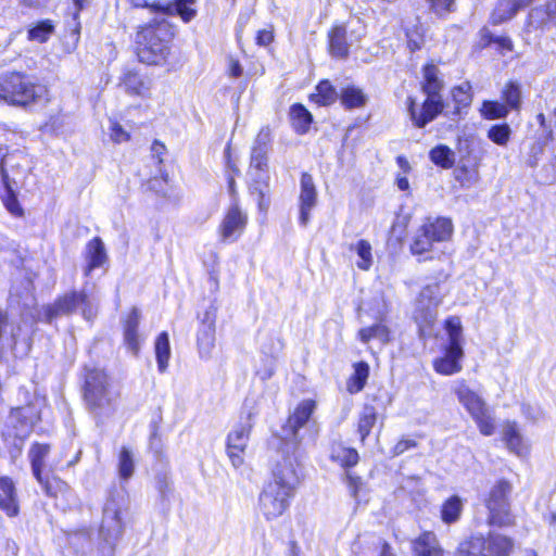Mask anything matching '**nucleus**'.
Masks as SVG:
<instances>
[{"instance_id":"obj_1","label":"nucleus","mask_w":556,"mask_h":556,"mask_svg":"<svg viewBox=\"0 0 556 556\" xmlns=\"http://www.w3.org/2000/svg\"><path fill=\"white\" fill-rule=\"evenodd\" d=\"M132 10H147L153 17L135 26L131 49L137 62L152 68H162L165 73H175L185 64L184 55L176 46L179 28L167 17L159 16L165 7L154 0H125Z\"/></svg>"},{"instance_id":"obj_2","label":"nucleus","mask_w":556,"mask_h":556,"mask_svg":"<svg viewBox=\"0 0 556 556\" xmlns=\"http://www.w3.org/2000/svg\"><path fill=\"white\" fill-rule=\"evenodd\" d=\"M304 478V466L298 447L282 448V455L270 469L257 498V509L266 521L285 515Z\"/></svg>"},{"instance_id":"obj_3","label":"nucleus","mask_w":556,"mask_h":556,"mask_svg":"<svg viewBox=\"0 0 556 556\" xmlns=\"http://www.w3.org/2000/svg\"><path fill=\"white\" fill-rule=\"evenodd\" d=\"M420 73L419 90L426 96L425 99L418 103L415 97L408 96L405 100L408 118L418 129L435 121L446 106L443 97L445 83L439 66L429 60L422 64Z\"/></svg>"},{"instance_id":"obj_4","label":"nucleus","mask_w":556,"mask_h":556,"mask_svg":"<svg viewBox=\"0 0 556 556\" xmlns=\"http://www.w3.org/2000/svg\"><path fill=\"white\" fill-rule=\"evenodd\" d=\"M113 379L103 367L85 365L80 375V394L85 407L94 414H102L114 407Z\"/></svg>"},{"instance_id":"obj_5","label":"nucleus","mask_w":556,"mask_h":556,"mask_svg":"<svg viewBox=\"0 0 556 556\" xmlns=\"http://www.w3.org/2000/svg\"><path fill=\"white\" fill-rule=\"evenodd\" d=\"M47 89L34 76L22 71L0 73V102L27 110L37 104Z\"/></svg>"},{"instance_id":"obj_6","label":"nucleus","mask_w":556,"mask_h":556,"mask_svg":"<svg viewBox=\"0 0 556 556\" xmlns=\"http://www.w3.org/2000/svg\"><path fill=\"white\" fill-rule=\"evenodd\" d=\"M513 482L505 477L496 479L482 497L485 508V525L490 529H510L517 525L511 508Z\"/></svg>"},{"instance_id":"obj_7","label":"nucleus","mask_w":556,"mask_h":556,"mask_svg":"<svg viewBox=\"0 0 556 556\" xmlns=\"http://www.w3.org/2000/svg\"><path fill=\"white\" fill-rule=\"evenodd\" d=\"M41 421V410L31 401L10 409V422L1 431V440L12 458L18 457L34 427Z\"/></svg>"},{"instance_id":"obj_8","label":"nucleus","mask_w":556,"mask_h":556,"mask_svg":"<svg viewBox=\"0 0 556 556\" xmlns=\"http://www.w3.org/2000/svg\"><path fill=\"white\" fill-rule=\"evenodd\" d=\"M447 341L441 349V355L432 359L433 370L441 376H454L463 370L465 351L463 348V325L458 316H448L443 321Z\"/></svg>"},{"instance_id":"obj_9","label":"nucleus","mask_w":556,"mask_h":556,"mask_svg":"<svg viewBox=\"0 0 556 556\" xmlns=\"http://www.w3.org/2000/svg\"><path fill=\"white\" fill-rule=\"evenodd\" d=\"M516 540L505 533L490 530L486 533L476 532L465 536L457 545V556H513Z\"/></svg>"},{"instance_id":"obj_10","label":"nucleus","mask_w":556,"mask_h":556,"mask_svg":"<svg viewBox=\"0 0 556 556\" xmlns=\"http://www.w3.org/2000/svg\"><path fill=\"white\" fill-rule=\"evenodd\" d=\"M454 233V225L450 217H426L417 228L409 243V252L421 256L433 250L435 243L450 241Z\"/></svg>"},{"instance_id":"obj_11","label":"nucleus","mask_w":556,"mask_h":556,"mask_svg":"<svg viewBox=\"0 0 556 556\" xmlns=\"http://www.w3.org/2000/svg\"><path fill=\"white\" fill-rule=\"evenodd\" d=\"M454 394L477 425L479 432L484 437L494 434L495 421L485 401L469 387L465 379L457 381Z\"/></svg>"},{"instance_id":"obj_12","label":"nucleus","mask_w":556,"mask_h":556,"mask_svg":"<svg viewBox=\"0 0 556 556\" xmlns=\"http://www.w3.org/2000/svg\"><path fill=\"white\" fill-rule=\"evenodd\" d=\"M81 308V314L86 319L90 318V301L89 295L85 291L72 290L60 294L53 303L48 304L43 308L45 321L51 323L60 316H68Z\"/></svg>"},{"instance_id":"obj_13","label":"nucleus","mask_w":556,"mask_h":556,"mask_svg":"<svg viewBox=\"0 0 556 556\" xmlns=\"http://www.w3.org/2000/svg\"><path fill=\"white\" fill-rule=\"evenodd\" d=\"M253 417L254 414L251 410L245 412L240 416L235 429L227 434L226 453L235 468L244 464V453L254 427Z\"/></svg>"},{"instance_id":"obj_14","label":"nucleus","mask_w":556,"mask_h":556,"mask_svg":"<svg viewBox=\"0 0 556 556\" xmlns=\"http://www.w3.org/2000/svg\"><path fill=\"white\" fill-rule=\"evenodd\" d=\"M316 409V400L304 399L295 405L291 413H289L282 425V430L288 437L292 438L294 442L291 446L288 444H281L279 447L280 456L282 455V448L292 450L294 446H296L300 456L302 457L299 433L301 429L306 427L313 420Z\"/></svg>"},{"instance_id":"obj_15","label":"nucleus","mask_w":556,"mask_h":556,"mask_svg":"<svg viewBox=\"0 0 556 556\" xmlns=\"http://www.w3.org/2000/svg\"><path fill=\"white\" fill-rule=\"evenodd\" d=\"M249 225V215L240 203H230L225 210L217 226V235L222 243L238 241Z\"/></svg>"},{"instance_id":"obj_16","label":"nucleus","mask_w":556,"mask_h":556,"mask_svg":"<svg viewBox=\"0 0 556 556\" xmlns=\"http://www.w3.org/2000/svg\"><path fill=\"white\" fill-rule=\"evenodd\" d=\"M118 87L131 97L148 100L152 96V77L137 67H125L118 77Z\"/></svg>"},{"instance_id":"obj_17","label":"nucleus","mask_w":556,"mask_h":556,"mask_svg":"<svg viewBox=\"0 0 556 556\" xmlns=\"http://www.w3.org/2000/svg\"><path fill=\"white\" fill-rule=\"evenodd\" d=\"M141 312L137 306L130 307L121 319L123 346L134 357L141 352L143 337L140 332Z\"/></svg>"},{"instance_id":"obj_18","label":"nucleus","mask_w":556,"mask_h":556,"mask_svg":"<svg viewBox=\"0 0 556 556\" xmlns=\"http://www.w3.org/2000/svg\"><path fill=\"white\" fill-rule=\"evenodd\" d=\"M384 408L386 407L379 394L367 395L366 402L362 406V410L358 414L356 422V431L362 444H365Z\"/></svg>"},{"instance_id":"obj_19","label":"nucleus","mask_w":556,"mask_h":556,"mask_svg":"<svg viewBox=\"0 0 556 556\" xmlns=\"http://www.w3.org/2000/svg\"><path fill=\"white\" fill-rule=\"evenodd\" d=\"M318 192L313 176L303 172L300 176V193L298 199L299 223L306 226L311 219V213L317 205Z\"/></svg>"},{"instance_id":"obj_20","label":"nucleus","mask_w":556,"mask_h":556,"mask_svg":"<svg viewBox=\"0 0 556 556\" xmlns=\"http://www.w3.org/2000/svg\"><path fill=\"white\" fill-rule=\"evenodd\" d=\"M350 46L346 23L334 22L327 30L328 54L334 60H346L350 56Z\"/></svg>"},{"instance_id":"obj_21","label":"nucleus","mask_w":556,"mask_h":556,"mask_svg":"<svg viewBox=\"0 0 556 556\" xmlns=\"http://www.w3.org/2000/svg\"><path fill=\"white\" fill-rule=\"evenodd\" d=\"M83 256L85 260L83 267L85 277H89L98 268L106 267L110 262L103 240L98 236L87 241Z\"/></svg>"},{"instance_id":"obj_22","label":"nucleus","mask_w":556,"mask_h":556,"mask_svg":"<svg viewBox=\"0 0 556 556\" xmlns=\"http://www.w3.org/2000/svg\"><path fill=\"white\" fill-rule=\"evenodd\" d=\"M0 510L9 518L21 514L18 492L10 476H0Z\"/></svg>"},{"instance_id":"obj_23","label":"nucleus","mask_w":556,"mask_h":556,"mask_svg":"<svg viewBox=\"0 0 556 556\" xmlns=\"http://www.w3.org/2000/svg\"><path fill=\"white\" fill-rule=\"evenodd\" d=\"M501 440L507 451L518 457H527L530 454V444L525 440L516 421H505Z\"/></svg>"},{"instance_id":"obj_24","label":"nucleus","mask_w":556,"mask_h":556,"mask_svg":"<svg viewBox=\"0 0 556 556\" xmlns=\"http://www.w3.org/2000/svg\"><path fill=\"white\" fill-rule=\"evenodd\" d=\"M410 549L413 556H448L437 534L430 530H424L413 539Z\"/></svg>"},{"instance_id":"obj_25","label":"nucleus","mask_w":556,"mask_h":556,"mask_svg":"<svg viewBox=\"0 0 556 556\" xmlns=\"http://www.w3.org/2000/svg\"><path fill=\"white\" fill-rule=\"evenodd\" d=\"M418 307L415 311V320H425L428 318L429 326L433 325L435 319L434 309L440 305L441 298L434 292L432 286H425L417 295Z\"/></svg>"},{"instance_id":"obj_26","label":"nucleus","mask_w":556,"mask_h":556,"mask_svg":"<svg viewBox=\"0 0 556 556\" xmlns=\"http://www.w3.org/2000/svg\"><path fill=\"white\" fill-rule=\"evenodd\" d=\"M0 200L4 208L13 217H24L25 210L17 198V193L11 185V179L8 170H2Z\"/></svg>"},{"instance_id":"obj_27","label":"nucleus","mask_w":556,"mask_h":556,"mask_svg":"<svg viewBox=\"0 0 556 556\" xmlns=\"http://www.w3.org/2000/svg\"><path fill=\"white\" fill-rule=\"evenodd\" d=\"M288 119L292 130L300 136L306 135L314 124V115L301 102L292 103L289 106Z\"/></svg>"},{"instance_id":"obj_28","label":"nucleus","mask_w":556,"mask_h":556,"mask_svg":"<svg viewBox=\"0 0 556 556\" xmlns=\"http://www.w3.org/2000/svg\"><path fill=\"white\" fill-rule=\"evenodd\" d=\"M34 478L41 486L46 496L59 498L65 496L70 492V484L55 475L52 470L49 472L41 471L34 475Z\"/></svg>"},{"instance_id":"obj_29","label":"nucleus","mask_w":556,"mask_h":556,"mask_svg":"<svg viewBox=\"0 0 556 556\" xmlns=\"http://www.w3.org/2000/svg\"><path fill=\"white\" fill-rule=\"evenodd\" d=\"M329 459L348 471L358 465L361 456L355 447L346 446L339 441L331 444Z\"/></svg>"},{"instance_id":"obj_30","label":"nucleus","mask_w":556,"mask_h":556,"mask_svg":"<svg viewBox=\"0 0 556 556\" xmlns=\"http://www.w3.org/2000/svg\"><path fill=\"white\" fill-rule=\"evenodd\" d=\"M466 500L457 494H452L443 500L439 507L440 520L445 526H452L460 521Z\"/></svg>"},{"instance_id":"obj_31","label":"nucleus","mask_w":556,"mask_h":556,"mask_svg":"<svg viewBox=\"0 0 556 556\" xmlns=\"http://www.w3.org/2000/svg\"><path fill=\"white\" fill-rule=\"evenodd\" d=\"M339 92L328 78H323L316 84L314 91L308 93V102L318 108H328L338 101Z\"/></svg>"},{"instance_id":"obj_32","label":"nucleus","mask_w":556,"mask_h":556,"mask_svg":"<svg viewBox=\"0 0 556 556\" xmlns=\"http://www.w3.org/2000/svg\"><path fill=\"white\" fill-rule=\"evenodd\" d=\"M480 157L472 154L469 147L460 155V164L455 170V179L462 185L471 184L477 180L479 174Z\"/></svg>"},{"instance_id":"obj_33","label":"nucleus","mask_w":556,"mask_h":556,"mask_svg":"<svg viewBox=\"0 0 556 556\" xmlns=\"http://www.w3.org/2000/svg\"><path fill=\"white\" fill-rule=\"evenodd\" d=\"M197 0H172L170 2H161L165 7L163 11H159V16H174L177 15L184 23H190L198 14L194 8Z\"/></svg>"},{"instance_id":"obj_34","label":"nucleus","mask_w":556,"mask_h":556,"mask_svg":"<svg viewBox=\"0 0 556 556\" xmlns=\"http://www.w3.org/2000/svg\"><path fill=\"white\" fill-rule=\"evenodd\" d=\"M338 100L345 111H353L366 106L368 96L362 87L349 84L340 89Z\"/></svg>"},{"instance_id":"obj_35","label":"nucleus","mask_w":556,"mask_h":556,"mask_svg":"<svg viewBox=\"0 0 556 556\" xmlns=\"http://www.w3.org/2000/svg\"><path fill=\"white\" fill-rule=\"evenodd\" d=\"M249 193L256 197L258 212L266 214L270 205V177L268 174L253 178L250 182Z\"/></svg>"},{"instance_id":"obj_36","label":"nucleus","mask_w":556,"mask_h":556,"mask_svg":"<svg viewBox=\"0 0 556 556\" xmlns=\"http://www.w3.org/2000/svg\"><path fill=\"white\" fill-rule=\"evenodd\" d=\"M501 101L510 110V112L519 113L522 108V91L519 81L507 80L500 93Z\"/></svg>"},{"instance_id":"obj_37","label":"nucleus","mask_w":556,"mask_h":556,"mask_svg":"<svg viewBox=\"0 0 556 556\" xmlns=\"http://www.w3.org/2000/svg\"><path fill=\"white\" fill-rule=\"evenodd\" d=\"M370 368L367 362L358 361L353 364V372L346 379V391L356 394L364 390L369 378Z\"/></svg>"},{"instance_id":"obj_38","label":"nucleus","mask_w":556,"mask_h":556,"mask_svg":"<svg viewBox=\"0 0 556 556\" xmlns=\"http://www.w3.org/2000/svg\"><path fill=\"white\" fill-rule=\"evenodd\" d=\"M535 17V29L542 31L548 30L552 26H556V0H546L543 5L533 10Z\"/></svg>"},{"instance_id":"obj_39","label":"nucleus","mask_w":556,"mask_h":556,"mask_svg":"<svg viewBox=\"0 0 556 556\" xmlns=\"http://www.w3.org/2000/svg\"><path fill=\"white\" fill-rule=\"evenodd\" d=\"M519 11L521 10L513 2L500 0L490 12L489 24L491 26L503 25L511 21Z\"/></svg>"},{"instance_id":"obj_40","label":"nucleus","mask_w":556,"mask_h":556,"mask_svg":"<svg viewBox=\"0 0 556 556\" xmlns=\"http://www.w3.org/2000/svg\"><path fill=\"white\" fill-rule=\"evenodd\" d=\"M154 353L159 371L165 372L170 359V344L167 331H162L155 337Z\"/></svg>"},{"instance_id":"obj_41","label":"nucleus","mask_w":556,"mask_h":556,"mask_svg":"<svg viewBox=\"0 0 556 556\" xmlns=\"http://www.w3.org/2000/svg\"><path fill=\"white\" fill-rule=\"evenodd\" d=\"M51 451V445L49 443L43 442H33L29 452L28 458L30 463L31 473L33 476L45 471L46 458Z\"/></svg>"},{"instance_id":"obj_42","label":"nucleus","mask_w":556,"mask_h":556,"mask_svg":"<svg viewBox=\"0 0 556 556\" xmlns=\"http://www.w3.org/2000/svg\"><path fill=\"white\" fill-rule=\"evenodd\" d=\"M74 11L72 13V25L65 29V35L71 38L74 47H77L80 41L81 22L80 13L88 7L89 0H72Z\"/></svg>"},{"instance_id":"obj_43","label":"nucleus","mask_w":556,"mask_h":556,"mask_svg":"<svg viewBox=\"0 0 556 556\" xmlns=\"http://www.w3.org/2000/svg\"><path fill=\"white\" fill-rule=\"evenodd\" d=\"M357 338L363 343H368L372 339L378 338L381 343L388 344L392 341V333L387 325L378 323L369 327L361 328L357 332Z\"/></svg>"},{"instance_id":"obj_44","label":"nucleus","mask_w":556,"mask_h":556,"mask_svg":"<svg viewBox=\"0 0 556 556\" xmlns=\"http://www.w3.org/2000/svg\"><path fill=\"white\" fill-rule=\"evenodd\" d=\"M349 250L356 253L358 261L356 267L361 270L367 271L374 264L372 247L366 239H359L355 243L349 245Z\"/></svg>"},{"instance_id":"obj_45","label":"nucleus","mask_w":556,"mask_h":556,"mask_svg":"<svg viewBox=\"0 0 556 556\" xmlns=\"http://www.w3.org/2000/svg\"><path fill=\"white\" fill-rule=\"evenodd\" d=\"M169 177L166 170H162L160 175L148 178L143 182L144 192L157 198V199H167V186H168Z\"/></svg>"},{"instance_id":"obj_46","label":"nucleus","mask_w":556,"mask_h":556,"mask_svg":"<svg viewBox=\"0 0 556 556\" xmlns=\"http://www.w3.org/2000/svg\"><path fill=\"white\" fill-rule=\"evenodd\" d=\"M430 161L442 169H451L455 165L454 151L447 144H437L429 151Z\"/></svg>"},{"instance_id":"obj_47","label":"nucleus","mask_w":556,"mask_h":556,"mask_svg":"<svg viewBox=\"0 0 556 556\" xmlns=\"http://www.w3.org/2000/svg\"><path fill=\"white\" fill-rule=\"evenodd\" d=\"M197 346L201 358H210L215 346V328L199 327Z\"/></svg>"},{"instance_id":"obj_48","label":"nucleus","mask_w":556,"mask_h":556,"mask_svg":"<svg viewBox=\"0 0 556 556\" xmlns=\"http://www.w3.org/2000/svg\"><path fill=\"white\" fill-rule=\"evenodd\" d=\"M404 34L406 38V47L412 53L421 50L426 42V28L422 23L417 22L416 24L406 27Z\"/></svg>"},{"instance_id":"obj_49","label":"nucleus","mask_w":556,"mask_h":556,"mask_svg":"<svg viewBox=\"0 0 556 556\" xmlns=\"http://www.w3.org/2000/svg\"><path fill=\"white\" fill-rule=\"evenodd\" d=\"M55 26L51 20H41L27 30V39L39 43L47 42L54 34Z\"/></svg>"},{"instance_id":"obj_50","label":"nucleus","mask_w":556,"mask_h":556,"mask_svg":"<svg viewBox=\"0 0 556 556\" xmlns=\"http://www.w3.org/2000/svg\"><path fill=\"white\" fill-rule=\"evenodd\" d=\"M117 472L123 481L129 480L135 472V462L131 451L127 446H122L117 456Z\"/></svg>"},{"instance_id":"obj_51","label":"nucleus","mask_w":556,"mask_h":556,"mask_svg":"<svg viewBox=\"0 0 556 556\" xmlns=\"http://www.w3.org/2000/svg\"><path fill=\"white\" fill-rule=\"evenodd\" d=\"M480 112L484 119L493 121L506 118L510 110L502 101L484 100L481 104Z\"/></svg>"},{"instance_id":"obj_52","label":"nucleus","mask_w":556,"mask_h":556,"mask_svg":"<svg viewBox=\"0 0 556 556\" xmlns=\"http://www.w3.org/2000/svg\"><path fill=\"white\" fill-rule=\"evenodd\" d=\"M150 435H149V451L153 454L156 459L166 460L167 455L165 452V447L163 444V435L161 432L160 425L157 422H152L150 425Z\"/></svg>"},{"instance_id":"obj_53","label":"nucleus","mask_w":556,"mask_h":556,"mask_svg":"<svg viewBox=\"0 0 556 556\" xmlns=\"http://www.w3.org/2000/svg\"><path fill=\"white\" fill-rule=\"evenodd\" d=\"M451 98L454 104L453 113L460 114L471 103L470 87L456 85L451 88Z\"/></svg>"},{"instance_id":"obj_54","label":"nucleus","mask_w":556,"mask_h":556,"mask_svg":"<svg viewBox=\"0 0 556 556\" xmlns=\"http://www.w3.org/2000/svg\"><path fill=\"white\" fill-rule=\"evenodd\" d=\"M223 173L224 175L241 176L238 156L233 153L231 140L226 143L224 149Z\"/></svg>"},{"instance_id":"obj_55","label":"nucleus","mask_w":556,"mask_h":556,"mask_svg":"<svg viewBox=\"0 0 556 556\" xmlns=\"http://www.w3.org/2000/svg\"><path fill=\"white\" fill-rule=\"evenodd\" d=\"M489 140L497 146H506L511 136L510 126L507 123L492 125L486 134Z\"/></svg>"},{"instance_id":"obj_56","label":"nucleus","mask_w":556,"mask_h":556,"mask_svg":"<svg viewBox=\"0 0 556 556\" xmlns=\"http://www.w3.org/2000/svg\"><path fill=\"white\" fill-rule=\"evenodd\" d=\"M273 143V129L269 125L262 126L255 137L254 146L251 150L269 152Z\"/></svg>"},{"instance_id":"obj_57","label":"nucleus","mask_w":556,"mask_h":556,"mask_svg":"<svg viewBox=\"0 0 556 556\" xmlns=\"http://www.w3.org/2000/svg\"><path fill=\"white\" fill-rule=\"evenodd\" d=\"M269 152L253 151L251 150L249 168L255 173L268 174L269 169Z\"/></svg>"},{"instance_id":"obj_58","label":"nucleus","mask_w":556,"mask_h":556,"mask_svg":"<svg viewBox=\"0 0 556 556\" xmlns=\"http://www.w3.org/2000/svg\"><path fill=\"white\" fill-rule=\"evenodd\" d=\"M343 481L346 484L351 497L357 500L365 485L363 478L355 472L348 470L344 471Z\"/></svg>"},{"instance_id":"obj_59","label":"nucleus","mask_w":556,"mask_h":556,"mask_svg":"<svg viewBox=\"0 0 556 556\" xmlns=\"http://www.w3.org/2000/svg\"><path fill=\"white\" fill-rule=\"evenodd\" d=\"M438 17H445L455 10V0H425Z\"/></svg>"},{"instance_id":"obj_60","label":"nucleus","mask_w":556,"mask_h":556,"mask_svg":"<svg viewBox=\"0 0 556 556\" xmlns=\"http://www.w3.org/2000/svg\"><path fill=\"white\" fill-rule=\"evenodd\" d=\"M109 135L114 143L127 142L130 140V134L116 119L110 121Z\"/></svg>"},{"instance_id":"obj_61","label":"nucleus","mask_w":556,"mask_h":556,"mask_svg":"<svg viewBox=\"0 0 556 556\" xmlns=\"http://www.w3.org/2000/svg\"><path fill=\"white\" fill-rule=\"evenodd\" d=\"M418 442L412 438H401L390 450L391 457H397L405 452L416 448Z\"/></svg>"},{"instance_id":"obj_62","label":"nucleus","mask_w":556,"mask_h":556,"mask_svg":"<svg viewBox=\"0 0 556 556\" xmlns=\"http://www.w3.org/2000/svg\"><path fill=\"white\" fill-rule=\"evenodd\" d=\"M255 45L258 47H267L275 40V27L268 24L265 28L260 29L255 34Z\"/></svg>"},{"instance_id":"obj_63","label":"nucleus","mask_w":556,"mask_h":556,"mask_svg":"<svg viewBox=\"0 0 556 556\" xmlns=\"http://www.w3.org/2000/svg\"><path fill=\"white\" fill-rule=\"evenodd\" d=\"M478 42L476 45L478 51H482L494 43L495 35L489 29L488 26H482L478 31Z\"/></svg>"},{"instance_id":"obj_64","label":"nucleus","mask_w":556,"mask_h":556,"mask_svg":"<svg viewBox=\"0 0 556 556\" xmlns=\"http://www.w3.org/2000/svg\"><path fill=\"white\" fill-rule=\"evenodd\" d=\"M493 45L500 54L510 53L515 49L514 41L508 35L496 36Z\"/></svg>"}]
</instances>
